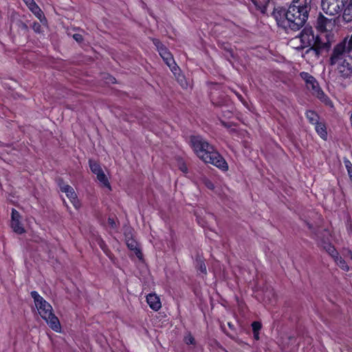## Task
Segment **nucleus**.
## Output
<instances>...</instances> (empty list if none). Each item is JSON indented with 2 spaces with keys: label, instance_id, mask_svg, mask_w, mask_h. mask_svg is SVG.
<instances>
[{
  "label": "nucleus",
  "instance_id": "obj_38",
  "mask_svg": "<svg viewBox=\"0 0 352 352\" xmlns=\"http://www.w3.org/2000/svg\"><path fill=\"white\" fill-rule=\"evenodd\" d=\"M204 184L210 190H213L214 188V184L208 179H204Z\"/></svg>",
  "mask_w": 352,
  "mask_h": 352
},
{
  "label": "nucleus",
  "instance_id": "obj_23",
  "mask_svg": "<svg viewBox=\"0 0 352 352\" xmlns=\"http://www.w3.org/2000/svg\"><path fill=\"white\" fill-rule=\"evenodd\" d=\"M126 245L131 250H133L138 256H139L138 254H142L140 249L138 248L137 242L133 239H129L126 241Z\"/></svg>",
  "mask_w": 352,
  "mask_h": 352
},
{
  "label": "nucleus",
  "instance_id": "obj_17",
  "mask_svg": "<svg viewBox=\"0 0 352 352\" xmlns=\"http://www.w3.org/2000/svg\"><path fill=\"white\" fill-rule=\"evenodd\" d=\"M309 230L311 232V237L316 239H321V232L322 231L328 232L327 229H322L320 226L314 227L312 224L309 222H305Z\"/></svg>",
  "mask_w": 352,
  "mask_h": 352
},
{
  "label": "nucleus",
  "instance_id": "obj_44",
  "mask_svg": "<svg viewBox=\"0 0 352 352\" xmlns=\"http://www.w3.org/2000/svg\"><path fill=\"white\" fill-rule=\"evenodd\" d=\"M254 333V339L258 340L259 339V333H258V332H256V333Z\"/></svg>",
  "mask_w": 352,
  "mask_h": 352
},
{
  "label": "nucleus",
  "instance_id": "obj_40",
  "mask_svg": "<svg viewBox=\"0 0 352 352\" xmlns=\"http://www.w3.org/2000/svg\"><path fill=\"white\" fill-rule=\"evenodd\" d=\"M221 47L223 50H225L226 51H227L228 52H229L230 54V55L232 56V50L228 44L223 43L221 45Z\"/></svg>",
  "mask_w": 352,
  "mask_h": 352
},
{
  "label": "nucleus",
  "instance_id": "obj_39",
  "mask_svg": "<svg viewBox=\"0 0 352 352\" xmlns=\"http://www.w3.org/2000/svg\"><path fill=\"white\" fill-rule=\"evenodd\" d=\"M73 38L74 39L78 42V43H82L83 41V37L81 34H74L73 35Z\"/></svg>",
  "mask_w": 352,
  "mask_h": 352
},
{
  "label": "nucleus",
  "instance_id": "obj_20",
  "mask_svg": "<svg viewBox=\"0 0 352 352\" xmlns=\"http://www.w3.org/2000/svg\"><path fill=\"white\" fill-rule=\"evenodd\" d=\"M11 228L13 231L17 234H21L25 232V229L23 227L22 223L20 221H11Z\"/></svg>",
  "mask_w": 352,
  "mask_h": 352
},
{
  "label": "nucleus",
  "instance_id": "obj_22",
  "mask_svg": "<svg viewBox=\"0 0 352 352\" xmlns=\"http://www.w3.org/2000/svg\"><path fill=\"white\" fill-rule=\"evenodd\" d=\"M333 260L336 263V264L343 270L349 271V267L346 264V261L340 256V254L337 255Z\"/></svg>",
  "mask_w": 352,
  "mask_h": 352
},
{
  "label": "nucleus",
  "instance_id": "obj_27",
  "mask_svg": "<svg viewBox=\"0 0 352 352\" xmlns=\"http://www.w3.org/2000/svg\"><path fill=\"white\" fill-rule=\"evenodd\" d=\"M324 248L333 258L339 254L334 246L330 243L326 244Z\"/></svg>",
  "mask_w": 352,
  "mask_h": 352
},
{
  "label": "nucleus",
  "instance_id": "obj_30",
  "mask_svg": "<svg viewBox=\"0 0 352 352\" xmlns=\"http://www.w3.org/2000/svg\"><path fill=\"white\" fill-rule=\"evenodd\" d=\"M153 43L156 47L159 54L162 52V50L166 49V47L164 46V45H163L162 42L157 38L153 39Z\"/></svg>",
  "mask_w": 352,
  "mask_h": 352
},
{
  "label": "nucleus",
  "instance_id": "obj_15",
  "mask_svg": "<svg viewBox=\"0 0 352 352\" xmlns=\"http://www.w3.org/2000/svg\"><path fill=\"white\" fill-rule=\"evenodd\" d=\"M146 301L149 307L155 311L159 310L162 307L160 298L155 294H149L146 296Z\"/></svg>",
  "mask_w": 352,
  "mask_h": 352
},
{
  "label": "nucleus",
  "instance_id": "obj_45",
  "mask_svg": "<svg viewBox=\"0 0 352 352\" xmlns=\"http://www.w3.org/2000/svg\"><path fill=\"white\" fill-rule=\"evenodd\" d=\"M221 329H223V331L227 334V336H228L230 338H234V336H232L231 334H229L228 333H226L224 330V327L223 326H221Z\"/></svg>",
  "mask_w": 352,
  "mask_h": 352
},
{
  "label": "nucleus",
  "instance_id": "obj_11",
  "mask_svg": "<svg viewBox=\"0 0 352 352\" xmlns=\"http://www.w3.org/2000/svg\"><path fill=\"white\" fill-rule=\"evenodd\" d=\"M60 189L62 192H64L67 197L71 200V201L73 203L74 207L77 208L78 207V200L77 199V195L74 190V188L68 185V184H63V186H61V184H59Z\"/></svg>",
  "mask_w": 352,
  "mask_h": 352
},
{
  "label": "nucleus",
  "instance_id": "obj_32",
  "mask_svg": "<svg viewBox=\"0 0 352 352\" xmlns=\"http://www.w3.org/2000/svg\"><path fill=\"white\" fill-rule=\"evenodd\" d=\"M261 323L258 321H254L252 323V328L253 333L258 332L261 329Z\"/></svg>",
  "mask_w": 352,
  "mask_h": 352
},
{
  "label": "nucleus",
  "instance_id": "obj_8",
  "mask_svg": "<svg viewBox=\"0 0 352 352\" xmlns=\"http://www.w3.org/2000/svg\"><path fill=\"white\" fill-rule=\"evenodd\" d=\"M299 38L303 47H311L312 45H314L316 36L311 27H305L301 31Z\"/></svg>",
  "mask_w": 352,
  "mask_h": 352
},
{
  "label": "nucleus",
  "instance_id": "obj_21",
  "mask_svg": "<svg viewBox=\"0 0 352 352\" xmlns=\"http://www.w3.org/2000/svg\"><path fill=\"white\" fill-rule=\"evenodd\" d=\"M306 117L309 122L312 124H316L319 122V116L314 111H307Z\"/></svg>",
  "mask_w": 352,
  "mask_h": 352
},
{
  "label": "nucleus",
  "instance_id": "obj_13",
  "mask_svg": "<svg viewBox=\"0 0 352 352\" xmlns=\"http://www.w3.org/2000/svg\"><path fill=\"white\" fill-rule=\"evenodd\" d=\"M300 76L305 81L307 88L311 92L319 86L316 78L309 73L302 72Z\"/></svg>",
  "mask_w": 352,
  "mask_h": 352
},
{
  "label": "nucleus",
  "instance_id": "obj_1",
  "mask_svg": "<svg viewBox=\"0 0 352 352\" xmlns=\"http://www.w3.org/2000/svg\"><path fill=\"white\" fill-rule=\"evenodd\" d=\"M311 0H292L287 8L280 6L275 8L272 14L278 25L296 31L306 23L311 10Z\"/></svg>",
  "mask_w": 352,
  "mask_h": 352
},
{
  "label": "nucleus",
  "instance_id": "obj_34",
  "mask_svg": "<svg viewBox=\"0 0 352 352\" xmlns=\"http://www.w3.org/2000/svg\"><path fill=\"white\" fill-rule=\"evenodd\" d=\"M342 41H346L345 46L348 49V50L351 52H352V34L349 39L345 38Z\"/></svg>",
  "mask_w": 352,
  "mask_h": 352
},
{
  "label": "nucleus",
  "instance_id": "obj_2",
  "mask_svg": "<svg viewBox=\"0 0 352 352\" xmlns=\"http://www.w3.org/2000/svg\"><path fill=\"white\" fill-rule=\"evenodd\" d=\"M190 143L197 156L205 163H210L223 171L228 170V163L224 158L201 137L191 136Z\"/></svg>",
  "mask_w": 352,
  "mask_h": 352
},
{
  "label": "nucleus",
  "instance_id": "obj_10",
  "mask_svg": "<svg viewBox=\"0 0 352 352\" xmlns=\"http://www.w3.org/2000/svg\"><path fill=\"white\" fill-rule=\"evenodd\" d=\"M332 19H327L320 13L316 20V28L321 33L327 34L326 32L332 26Z\"/></svg>",
  "mask_w": 352,
  "mask_h": 352
},
{
  "label": "nucleus",
  "instance_id": "obj_19",
  "mask_svg": "<svg viewBox=\"0 0 352 352\" xmlns=\"http://www.w3.org/2000/svg\"><path fill=\"white\" fill-rule=\"evenodd\" d=\"M315 125L316 132L322 139L325 140L327 136V132L325 124L318 122Z\"/></svg>",
  "mask_w": 352,
  "mask_h": 352
},
{
  "label": "nucleus",
  "instance_id": "obj_4",
  "mask_svg": "<svg viewBox=\"0 0 352 352\" xmlns=\"http://www.w3.org/2000/svg\"><path fill=\"white\" fill-rule=\"evenodd\" d=\"M345 43L346 41H341L334 46L329 60L330 65H337L346 57L351 56V52L345 46Z\"/></svg>",
  "mask_w": 352,
  "mask_h": 352
},
{
  "label": "nucleus",
  "instance_id": "obj_37",
  "mask_svg": "<svg viewBox=\"0 0 352 352\" xmlns=\"http://www.w3.org/2000/svg\"><path fill=\"white\" fill-rule=\"evenodd\" d=\"M177 81L180 83L183 88L187 87V82L186 81L184 76L179 75L177 77Z\"/></svg>",
  "mask_w": 352,
  "mask_h": 352
},
{
  "label": "nucleus",
  "instance_id": "obj_24",
  "mask_svg": "<svg viewBox=\"0 0 352 352\" xmlns=\"http://www.w3.org/2000/svg\"><path fill=\"white\" fill-rule=\"evenodd\" d=\"M97 179L100 182H101L104 186L109 188L111 189L110 184L108 181V179L107 178L105 174L104 173L103 170L100 171V173L96 174Z\"/></svg>",
  "mask_w": 352,
  "mask_h": 352
},
{
  "label": "nucleus",
  "instance_id": "obj_14",
  "mask_svg": "<svg viewBox=\"0 0 352 352\" xmlns=\"http://www.w3.org/2000/svg\"><path fill=\"white\" fill-rule=\"evenodd\" d=\"M342 12L343 20L348 23L352 21V0L344 2Z\"/></svg>",
  "mask_w": 352,
  "mask_h": 352
},
{
  "label": "nucleus",
  "instance_id": "obj_51",
  "mask_svg": "<svg viewBox=\"0 0 352 352\" xmlns=\"http://www.w3.org/2000/svg\"><path fill=\"white\" fill-rule=\"evenodd\" d=\"M351 258H352V255H351Z\"/></svg>",
  "mask_w": 352,
  "mask_h": 352
},
{
  "label": "nucleus",
  "instance_id": "obj_12",
  "mask_svg": "<svg viewBox=\"0 0 352 352\" xmlns=\"http://www.w3.org/2000/svg\"><path fill=\"white\" fill-rule=\"evenodd\" d=\"M46 321L49 327L56 332L60 331L61 327L58 318L53 314L50 312L46 315V318H43Z\"/></svg>",
  "mask_w": 352,
  "mask_h": 352
},
{
  "label": "nucleus",
  "instance_id": "obj_49",
  "mask_svg": "<svg viewBox=\"0 0 352 352\" xmlns=\"http://www.w3.org/2000/svg\"><path fill=\"white\" fill-rule=\"evenodd\" d=\"M271 293H272V296H274V294L272 293V291H270L269 292H267L265 294V297L266 296L267 294H271Z\"/></svg>",
  "mask_w": 352,
  "mask_h": 352
},
{
  "label": "nucleus",
  "instance_id": "obj_31",
  "mask_svg": "<svg viewBox=\"0 0 352 352\" xmlns=\"http://www.w3.org/2000/svg\"><path fill=\"white\" fill-rule=\"evenodd\" d=\"M16 25L17 28L22 31H23L24 33H26L28 32V26L23 22L21 20H17L16 21Z\"/></svg>",
  "mask_w": 352,
  "mask_h": 352
},
{
  "label": "nucleus",
  "instance_id": "obj_48",
  "mask_svg": "<svg viewBox=\"0 0 352 352\" xmlns=\"http://www.w3.org/2000/svg\"><path fill=\"white\" fill-rule=\"evenodd\" d=\"M61 184V186H63V184H65L62 179H58V184Z\"/></svg>",
  "mask_w": 352,
  "mask_h": 352
},
{
  "label": "nucleus",
  "instance_id": "obj_43",
  "mask_svg": "<svg viewBox=\"0 0 352 352\" xmlns=\"http://www.w3.org/2000/svg\"><path fill=\"white\" fill-rule=\"evenodd\" d=\"M23 1L27 5V6H29L30 5H31L32 3H33L34 2V0H23Z\"/></svg>",
  "mask_w": 352,
  "mask_h": 352
},
{
  "label": "nucleus",
  "instance_id": "obj_7",
  "mask_svg": "<svg viewBox=\"0 0 352 352\" xmlns=\"http://www.w3.org/2000/svg\"><path fill=\"white\" fill-rule=\"evenodd\" d=\"M337 65V71L341 78L346 79L352 76V56L346 57Z\"/></svg>",
  "mask_w": 352,
  "mask_h": 352
},
{
  "label": "nucleus",
  "instance_id": "obj_47",
  "mask_svg": "<svg viewBox=\"0 0 352 352\" xmlns=\"http://www.w3.org/2000/svg\"><path fill=\"white\" fill-rule=\"evenodd\" d=\"M228 325L230 327V329H234V324H232L231 322H228Z\"/></svg>",
  "mask_w": 352,
  "mask_h": 352
},
{
  "label": "nucleus",
  "instance_id": "obj_28",
  "mask_svg": "<svg viewBox=\"0 0 352 352\" xmlns=\"http://www.w3.org/2000/svg\"><path fill=\"white\" fill-rule=\"evenodd\" d=\"M89 167L91 170L96 175L102 170L99 164L91 160H89Z\"/></svg>",
  "mask_w": 352,
  "mask_h": 352
},
{
  "label": "nucleus",
  "instance_id": "obj_33",
  "mask_svg": "<svg viewBox=\"0 0 352 352\" xmlns=\"http://www.w3.org/2000/svg\"><path fill=\"white\" fill-rule=\"evenodd\" d=\"M32 28L33 29V30L36 32V33H41L43 32V29H42V27L41 25V24L38 22H34L32 25Z\"/></svg>",
  "mask_w": 352,
  "mask_h": 352
},
{
  "label": "nucleus",
  "instance_id": "obj_16",
  "mask_svg": "<svg viewBox=\"0 0 352 352\" xmlns=\"http://www.w3.org/2000/svg\"><path fill=\"white\" fill-rule=\"evenodd\" d=\"M28 7L34 13V14L40 20L41 23H44L45 22H47V19L43 11L35 3V1Z\"/></svg>",
  "mask_w": 352,
  "mask_h": 352
},
{
  "label": "nucleus",
  "instance_id": "obj_35",
  "mask_svg": "<svg viewBox=\"0 0 352 352\" xmlns=\"http://www.w3.org/2000/svg\"><path fill=\"white\" fill-rule=\"evenodd\" d=\"M184 341H185L186 344H194L195 342V338L190 333H189L186 336H185Z\"/></svg>",
  "mask_w": 352,
  "mask_h": 352
},
{
  "label": "nucleus",
  "instance_id": "obj_46",
  "mask_svg": "<svg viewBox=\"0 0 352 352\" xmlns=\"http://www.w3.org/2000/svg\"><path fill=\"white\" fill-rule=\"evenodd\" d=\"M100 246L102 248V249H103L104 250V246L105 245L104 244V242L103 241H101L100 243Z\"/></svg>",
  "mask_w": 352,
  "mask_h": 352
},
{
  "label": "nucleus",
  "instance_id": "obj_50",
  "mask_svg": "<svg viewBox=\"0 0 352 352\" xmlns=\"http://www.w3.org/2000/svg\"><path fill=\"white\" fill-rule=\"evenodd\" d=\"M223 124L225 126H227L226 122H223Z\"/></svg>",
  "mask_w": 352,
  "mask_h": 352
},
{
  "label": "nucleus",
  "instance_id": "obj_9",
  "mask_svg": "<svg viewBox=\"0 0 352 352\" xmlns=\"http://www.w3.org/2000/svg\"><path fill=\"white\" fill-rule=\"evenodd\" d=\"M160 55L165 63L169 67L172 72L176 75L177 72L179 70V68L175 63L173 56L169 50L167 48L162 50V52L160 53Z\"/></svg>",
  "mask_w": 352,
  "mask_h": 352
},
{
  "label": "nucleus",
  "instance_id": "obj_6",
  "mask_svg": "<svg viewBox=\"0 0 352 352\" xmlns=\"http://www.w3.org/2000/svg\"><path fill=\"white\" fill-rule=\"evenodd\" d=\"M32 298L34 299L35 306L36 307L40 316L46 318V315L52 311V307L36 291L30 293Z\"/></svg>",
  "mask_w": 352,
  "mask_h": 352
},
{
  "label": "nucleus",
  "instance_id": "obj_41",
  "mask_svg": "<svg viewBox=\"0 0 352 352\" xmlns=\"http://www.w3.org/2000/svg\"><path fill=\"white\" fill-rule=\"evenodd\" d=\"M108 223L110 226L111 228L115 229L117 228L116 223L113 218L109 217L108 218Z\"/></svg>",
  "mask_w": 352,
  "mask_h": 352
},
{
  "label": "nucleus",
  "instance_id": "obj_29",
  "mask_svg": "<svg viewBox=\"0 0 352 352\" xmlns=\"http://www.w3.org/2000/svg\"><path fill=\"white\" fill-rule=\"evenodd\" d=\"M344 163L345 167H346V168L347 170L349 178H350L351 181L352 182V164L346 158L344 159Z\"/></svg>",
  "mask_w": 352,
  "mask_h": 352
},
{
  "label": "nucleus",
  "instance_id": "obj_5",
  "mask_svg": "<svg viewBox=\"0 0 352 352\" xmlns=\"http://www.w3.org/2000/svg\"><path fill=\"white\" fill-rule=\"evenodd\" d=\"M346 0H321L322 10L330 16L340 14Z\"/></svg>",
  "mask_w": 352,
  "mask_h": 352
},
{
  "label": "nucleus",
  "instance_id": "obj_18",
  "mask_svg": "<svg viewBox=\"0 0 352 352\" xmlns=\"http://www.w3.org/2000/svg\"><path fill=\"white\" fill-rule=\"evenodd\" d=\"M311 93L326 104H331L330 99L325 95L324 91L320 89L319 86Z\"/></svg>",
  "mask_w": 352,
  "mask_h": 352
},
{
  "label": "nucleus",
  "instance_id": "obj_42",
  "mask_svg": "<svg viewBox=\"0 0 352 352\" xmlns=\"http://www.w3.org/2000/svg\"><path fill=\"white\" fill-rule=\"evenodd\" d=\"M180 168V170H181L182 172H184V173H186V172H187V170H188V168H187V167H186V166L185 164H182V165L180 166V168Z\"/></svg>",
  "mask_w": 352,
  "mask_h": 352
},
{
  "label": "nucleus",
  "instance_id": "obj_36",
  "mask_svg": "<svg viewBox=\"0 0 352 352\" xmlns=\"http://www.w3.org/2000/svg\"><path fill=\"white\" fill-rule=\"evenodd\" d=\"M20 214L19 212L15 210V209H12V214H11V221H19V218H20Z\"/></svg>",
  "mask_w": 352,
  "mask_h": 352
},
{
  "label": "nucleus",
  "instance_id": "obj_3",
  "mask_svg": "<svg viewBox=\"0 0 352 352\" xmlns=\"http://www.w3.org/2000/svg\"><path fill=\"white\" fill-rule=\"evenodd\" d=\"M315 38L314 45L309 47L307 52L313 51L316 56L319 57L324 52H328L329 50L331 43L327 34L321 33L319 35H316Z\"/></svg>",
  "mask_w": 352,
  "mask_h": 352
},
{
  "label": "nucleus",
  "instance_id": "obj_26",
  "mask_svg": "<svg viewBox=\"0 0 352 352\" xmlns=\"http://www.w3.org/2000/svg\"><path fill=\"white\" fill-rule=\"evenodd\" d=\"M196 267L197 269L204 274H207L206 266L203 259L197 258L196 260Z\"/></svg>",
  "mask_w": 352,
  "mask_h": 352
},
{
  "label": "nucleus",
  "instance_id": "obj_25",
  "mask_svg": "<svg viewBox=\"0 0 352 352\" xmlns=\"http://www.w3.org/2000/svg\"><path fill=\"white\" fill-rule=\"evenodd\" d=\"M256 10L260 11L262 14H265L267 10V3H263L256 0H251Z\"/></svg>",
  "mask_w": 352,
  "mask_h": 352
}]
</instances>
